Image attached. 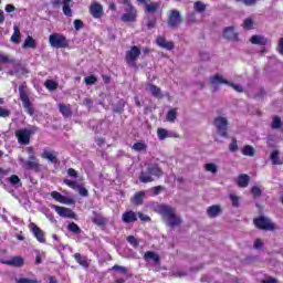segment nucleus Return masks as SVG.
Segmentation results:
<instances>
[{
  "label": "nucleus",
  "instance_id": "obj_60",
  "mask_svg": "<svg viewBox=\"0 0 283 283\" xmlns=\"http://www.w3.org/2000/svg\"><path fill=\"white\" fill-rule=\"evenodd\" d=\"M156 23H157L156 18H153L148 20V22L146 23V28H148V30H151L156 28Z\"/></svg>",
  "mask_w": 283,
  "mask_h": 283
},
{
  "label": "nucleus",
  "instance_id": "obj_26",
  "mask_svg": "<svg viewBox=\"0 0 283 283\" xmlns=\"http://www.w3.org/2000/svg\"><path fill=\"white\" fill-rule=\"evenodd\" d=\"M251 182V177L247 174H241L237 178V186L240 188H247Z\"/></svg>",
  "mask_w": 283,
  "mask_h": 283
},
{
  "label": "nucleus",
  "instance_id": "obj_59",
  "mask_svg": "<svg viewBox=\"0 0 283 283\" xmlns=\"http://www.w3.org/2000/svg\"><path fill=\"white\" fill-rule=\"evenodd\" d=\"M66 175L70 178H78V174H77L76 169H73V168L67 169Z\"/></svg>",
  "mask_w": 283,
  "mask_h": 283
},
{
  "label": "nucleus",
  "instance_id": "obj_41",
  "mask_svg": "<svg viewBox=\"0 0 283 283\" xmlns=\"http://www.w3.org/2000/svg\"><path fill=\"white\" fill-rule=\"evenodd\" d=\"M282 126V120L279 115H275L272 120V129H280Z\"/></svg>",
  "mask_w": 283,
  "mask_h": 283
},
{
  "label": "nucleus",
  "instance_id": "obj_52",
  "mask_svg": "<svg viewBox=\"0 0 283 283\" xmlns=\"http://www.w3.org/2000/svg\"><path fill=\"white\" fill-rule=\"evenodd\" d=\"M243 29L244 30H252L253 29V20L248 18L243 22Z\"/></svg>",
  "mask_w": 283,
  "mask_h": 283
},
{
  "label": "nucleus",
  "instance_id": "obj_58",
  "mask_svg": "<svg viewBox=\"0 0 283 283\" xmlns=\"http://www.w3.org/2000/svg\"><path fill=\"white\" fill-rule=\"evenodd\" d=\"M137 218H139L140 221L144 222H151V218L148 217L147 214H144L143 212H137Z\"/></svg>",
  "mask_w": 283,
  "mask_h": 283
},
{
  "label": "nucleus",
  "instance_id": "obj_64",
  "mask_svg": "<svg viewBox=\"0 0 283 283\" xmlns=\"http://www.w3.org/2000/svg\"><path fill=\"white\" fill-rule=\"evenodd\" d=\"M277 52L279 54L283 55V38L279 40Z\"/></svg>",
  "mask_w": 283,
  "mask_h": 283
},
{
  "label": "nucleus",
  "instance_id": "obj_29",
  "mask_svg": "<svg viewBox=\"0 0 283 283\" xmlns=\"http://www.w3.org/2000/svg\"><path fill=\"white\" fill-rule=\"evenodd\" d=\"M148 91L150 92L153 97H156L159 99L164 98V95L161 94V90L159 86H156L155 84H148Z\"/></svg>",
  "mask_w": 283,
  "mask_h": 283
},
{
  "label": "nucleus",
  "instance_id": "obj_12",
  "mask_svg": "<svg viewBox=\"0 0 283 283\" xmlns=\"http://www.w3.org/2000/svg\"><path fill=\"white\" fill-rule=\"evenodd\" d=\"M88 13H91L94 19H102V17L105 15L104 8L99 2H92L91 7H88Z\"/></svg>",
  "mask_w": 283,
  "mask_h": 283
},
{
  "label": "nucleus",
  "instance_id": "obj_27",
  "mask_svg": "<svg viewBox=\"0 0 283 283\" xmlns=\"http://www.w3.org/2000/svg\"><path fill=\"white\" fill-rule=\"evenodd\" d=\"M210 83H211L212 85H222V84L228 85V84H230L231 82L227 81L222 75L217 74V75H212V76L210 77Z\"/></svg>",
  "mask_w": 283,
  "mask_h": 283
},
{
  "label": "nucleus",
  "instance_id": "obj_15",
  "mask_svg": "<svg viewBox=\"0 0 283 283\" xmlns=\"http://www.w3.org/2000/svg\"><path fill=\"white\" fill-rule=\"evenodd\" d=\"M51 198H53L55 200V202L62 203V205H73L74 200L69 198V197H64L62 196L60 192L57 191H52L50 193Z\"/></svg>",
  "mask_w": 283,
  "mask_h": 283
},
{
  "label": "nucleus",
  "instance_id": "obj_9",
  "mask_svg": "<svg viewBox=\"0 0 283 283\" xmlns=\"http://www.w3.org/2000/svg\"><path fill=\"white\" fill-rule=\"evenodd\" d=\"M22 169L28 171H34L39 172L41 170V165L39 163V159L35 157V155H30L28 160L22 161L21 164Z\"/></svg>",
  "mask_w": 283,
  "mask_h": 283
},
{
  "label": "nucleus",
  "instance_id": "obj_17",
  "mask_svg": "<svg viewBox=\"0 0 283 283\" xmlns=\"http://www.w3.org/2000/svg\"><path fill=\"white\" fill-rule=\"evenodd\" d=\"M223 38L228 41H238L239 40V33L235 32L234 27H227L223 30Z\"/></svg>",
  "mask_w": 283,
  "mask_h": 283
},
{
  "label": "nucleus",
  "instance_id": "obj_14",
  "mask_svg": "<svg viewBox=\"0 0 283 283\" xmlns=\"http://www.w3.org/2000/svg\"><path fill=\"white\" fill-rule=\"evenodd\" d=\"M63 184H65L66 187H70L73 190L78 189V195L86 198L87 196H90V192L87 191V189L85 187H81L77 181H72L70 179H63Z\"/></svg>",
  "mask_w": 283,
  "mask_h": 283
},
{
  "label": "nucleus",
  "instance_id": "obj_46",
  "mask_svg": "<svg viewBox=\"0 0 283 283\" xmlns=\"http://www.w3.org/2000/svg\"><path fill=\"white\" fill-rule=\"evenodd\" d=\"M157 136H158V139L165 140L166 138H168V130L165 128H158Z\"/></svg>",
  "mask_w": 283,
  "mask_h": 283
},
{
  "label": "nucleus",
  "instance_id": "obj_54",
  "mask_svg": "<svg viewBox=\"0 0 283 283\" xmlns=\"http://www.w3.org/2000/svg\"><path fill=\"white\" fill-rule=\"evenodd\" d=\"M229 199H231L232 207L239 208V197L231 193L229 195Z\"/></svg>",
  "mask_w": 283,
  "mask_h": 283
},
{
  "label": "nucleus",
  "instance_id": "obj_25",
  "mask_svg": "<svg viewBox=\"0 0 283 283\" xmlns=\"http://www.w3.org/2000/svg\"><path fill=\"white\" fill-rule=\"evenodd\" d=\"M250 43L253 45L265 46L269 43V39L264 35H252V38H250Z\"/></svg>",
  "mask_w": 283,
  "mask_h": 283
},
{
  "label": "nucleus",
  "instance_id": "obj_37",
  "mask_svg": "<svg viewBox=\"0 0 283 283\" xmlns=\"http://www.w3.org/2000/svg\"><path fill=\"white\" fill-rule=\"evenodd\" d=\"M44 86H45V88L49 90L50 92H54V91L57 90L59 84H57L56 81L46 80V81L44 82Z\"/></svg>",
  "mask_w": 283,
  "mask_h": 283
},
{
  "label": "nucleus",
  "instance_id": "obj_21",
  "mask_svg": "<svg viewBox=\"0 0 283 283\" xmlns=\"http://www.w3.org/2000/svg\"><path fill=\"white\" fill-rule=\"evenodd\" d=\"M1 263L8 266L21 268L24 264V260L22 256H13L12 260H3Z\"/></svg>",
  "mask_w": 283,
  "mask_h": 283
},
{
  "label": "nucleus",
  "instance_id": "obj_28",
  "mask_svg": "<svg viewBox=\"0 0 283 283\" xmlns=\"http://www.w3.org/2000/svg\"><path fill=\"white\" fill-rule=\"evenodd\" d=\"M75 262L78 263L80 266H83L84 269H90V262L87 261L86 256H82L81 253L74 254Z\"/></svg>",
  "mask_w": 283,
  "mask_h": 283
},
{
  "label": "nucleus",
  "instance_id": "obj_31",
  "mask_svg": "<svg viewBox=\"0 0 283 283\" xmlns=\"http://www.w3.org/2000/svg\"><path fill=\"white\" fill-rule=\"evenodd\" d=\"M144 199H145V192L138 191L135 193V197L132 198V205L142 206L144 203Z\"/></svg>",
  "mask_w": 283,
  "mask_h": 283
},
{
  "label": "nucleus",
  "instance_id": "obj_16",
  "mask_svg": "<svg viewBox=\"0 0 283 283\" xmlns=\"http://www.w3.org/2000/svg\"><path fill=\"white\" fill-rule=\"evenodd\" d=\"M155 43H157L158 48H161L164 50L172 51L175 48V44L172 41H166V38L159 35L155 40Z\"/></svg>",
  "mask_w": 283,
  "mask_h": 283
},
{
  "label": "nucleus",
  "instance_id": "obj_32",
  "mask_svg": "<svg viewBox=\"0 0 283 283\" xmlns=\"http://www.w3.org/2000/svg\"><path fill=\"white\" fill-rule=\"evenodd\" d=\"M22 49L35 50L36 49L35 39H33L31 35H28V38H25V40H24V43H22Z\"/></svg>",
  "mask_w": 283,
  "mask_h": 283
},
{
  "label": "nucleus",
  "instance_id": "obj_55",
  "mask_svg": "<svg viewBox=\"0 0 283 283\" xmlns=\"http://www.w3.org/2000/svg\"><path fill=\"white\" fill-rule=\"evenodd\" d=\"M265 97V90L264 87H261L258 93H255V95L253 96V98L256 99H263Z\"/></svg>",
  "mask_w": 283,
  "mask_h": 283
},
{
  "label": "nucleus",
  "instance_id": "obj_63",
  "mask_svg": "<svg viewBox=\"0 0 283 283\" xmlns=\"http://www.w3.org/2000/svg\"><path fill=\"white\" fill-rule=\"evenodd\" d=\"M262 283H281L280 280L269 276L268 279H265L264 281H262Z\"/></svg>",
  "mask_w": 283,
  "mask_h": 283
},
{
  "label": "nucleus",
  "instance_id": "obj_24",
  "mask_svg": "<svg viewBox=\"0 0 283 283\" xmlns=\"http://www.w3.org/2000/svg\"><path fill=\"white\" fill-rule=\"evenodd\" d=\"M59 113L62 114L63 118H70L73 116L72 105L59 104Z\"/></svg>",
  "mask_w": 283,
  "mask_h": 283
},
{
  "label": "nucleus",
  "instance_id": "obj_61",
  "mask_svg": "<svg viewBox=\"0 0 283 283\" xmlns=\"http://www.w3.org/2000/svg\"><path fill=\"white\" fill-rule=\"evenodd\" d=\"M73 25H74L75 31H78L83 28V22H82V20H74Z\"/></svg>",
  "mask_w": 283,
  "mask_h": 283
},
{
  "label": "nucleus",
  "instance_id": "obj_3",
  "mask_svg": "<svg viewBox=\"0 0 283 283\" xmlns=\"http://www.w3.org/2000/svg\"><path fill=\"white\" fill-rule=\"evenodd\" d=\"M36 132H39L38 126H32L29 129H18L15 130V138L18 140V144L27 146L31 143V136L35 135Z\"/></svg>",
  "mask_w": 283,
  "mask_h": 283
},
{
  "label": "nucleus",
  "instance_id": "obj_36",
  "mask_svg": "<svg viewBox=\"0 0 283 283\" xmlns=\"http://www.w3.org/2000/svg\"><path fill=\"white\" fill-rule=\"evenodd\" d=\"M270 159L272 160V165H282L280 150H273L272 154H270Z\"/></svg>",
  "mask_w": 283,
  "mask_h": 283
},
{
  "label": "nucleus",
  "instance_id": "obj_49",
  "mask_svg": "<svg viewBox=\"0 0 283 283\" xmlns=\"http://www.w3.org/2000/svg\"><path fill=\"white\" fill-rule=\"evenodd\" d=\"M165 190H166V187H164V186H156V187L150 188V191H153V197L160 195Z\"/></svg>",
  "mask_w": 283,
  "mask_h": 283
},
{
  "label": "nucleus",
  "instance_id": "obj_39",
  "mask_svg": "<svg viewBox=\"0 0 283 283\" xmlns=\"http://www.w3.org/2000/svg\"><path fill=\"white\" fill-rule=\"evenodd\" d=\"M193 9L198 13H203L207 9V6H206L205 2L197 1V2L193 3Z\"/></svg>",
  "mask_w": 283,
  "mask_h": 283
},
{
  "label": "nucleus",
  "instance_id": "obj_23",
  "mask_svg": "<svg viewBox=\"0 0 283 283\" xmlns=\"http://www.w3.org/2000/svg\"><path fill=\"white\" fill-rule=\"evenodd\" d=\"M144 260L148 262L149 260H153L155 265H160V256L158 253L154 251H146L144 254Z\"/></svg>",
  "mask_w": 283,
  "mask_h": 283
},
{
  "label": "nucleus",
  "instance_id": "obj_33",
  "mask_svg": "<svg viewBox=\"0 0 283 283\" xmlns=\"http://www.w3.org/2000/svg\"><path fill=\"white\" fill-rule=\"evenodd\" d=\"M70 3H72V0H63L62 11L65 17L72 18L73 11Z\"/></svg>",
  "mask_w": 283,
  "mask_h": 283
},
{
  "label": "nucleus",
  "instance_id": "obj_7",
  "mask_svg": "<svg viewBox=\"0 0 283 283\" xmlns=\"http://www.w3.org/2000/svg\"><path fill=\"white\" fill-rule=\"evenodd\" d=\"M140 54V48L136 45H133L127 52H125V63H127L128 67L137 66L136 62L138 61Z\"/></svg>",
  "mask_w": 283,
  "mask_h": 283
},
{
  "label": "nucleus",
  "instance_id": "obj_53",
  "mask_svg": "<svg viewBox=\"0 0 283 283\" xmlns=\"http://www.w3.org/2000/svg\"><path fill=\"white\" fill-rule=\"evenodd\" d=\"M235 1L243 3L245 7H252V6H255L256 2L261 0H235Z\"/></svg>",
  "mask_w": 283,
  "mask_h": 283
},
{
  "label": "nucleus",
  "instance_id": "obj_6",
  "mask_svg": "<svg viewBox=\"0 0 283 283\" xmlns=\"http://www.w3.org/2000/svg\"><path fill=\"white\" fill-rule=\"evenodd\" d=\"M49 43L51 48L54 49H67L69 40L62 33H53L49 35Z\"/></svg>",
  "mask_w": 283,
  "mask_h": 283
},
{
  "label": "nucleus",
  "instance_id": "obj_13",
  "mask_svg": "<svg viewBox=\"0 0 283 283\" xmlns=\"http://www.w3.org/2000/svg\"><path fill=\"white\" fill-rule=\"evenodd\" d=\"M29 230L33 233L34 238H36V241L44 244L45 243V233L43 230H41L40 227H38L35 223L30 222L29 223Z\"/></svg>",
  "mask_w": 283,
  "mask_h": 283
},
{
  "label": "nucleus",
  "instance_id": "obj_56",
  "mask_svg": "<svg viewBox=\"0 0 283 283\" xmlns=\"http://www.w3.org/2000/svg\"><path fill=\"white\" fill-rule=\"evenodd\" d=\"M11 115V111L8 108L0 107V117L1 118H8Z\"/></svg>",
  "mask_w": 283,
  "mask_h": 283
},
{
  "label": "nucleus",
  "instance_id": "obj_50",
  "mask_svg": "<svg viewBox=\"0 0 283 283\" xmlns=\"http://www.w3.org/2000/svg\"><path fill=\"white\" fill-rule=\"evenodd\" d=\"M206 170L210 171L212 175L218 174V166H216L213 163L206 164Z\"/></svg>",
  "mask_w": 283,
  "mask_h": 283
},
{
  "label": "nucleus",
  "instance_id": "obj_35",
  "mask_svg": "<svg viewBox=\"0 0 283 283\" xmlns=\"http://www.w3.org/2000/svg\"><path fill=\"white\" fill-rule=\"evenodd\" d=\"M241 153L243 154V156H249V157L255 156V149L251 145H244Z\"/></svg>",
  "mask_w": 283,
  "mask_h": 283
},
{
  "label": "nucleus",
  "instance_id": "obj_20",
  "mask_svg": "<svg viewBox=\"0 0 283 283\" xmlns=\"http://www.w3.org/2000/svg\"><path fill=\"white\" fill-rule=\"evenodd\" d=\"M42 159L49 160L51 164H57V153L56 151H50L48 149L42 150L41 154Z\"/></svg>",
  "mask_w": 283,
  "mask_h": 283
},
{
  "label": "nucleus",
  "instance_id": "obj_19",
  "mask_svg": "<svg viewBox=\"0 0 283 283\" xmlns=\"http://www.w3.org/2000/svg\"><path fill=\"white\" fill-rule=\"evenodd\" d=\"M92 213L94 214V218H92V223H94L96 227H106L107 222L109 221L107 218L97 213V211Z\"/></svg>",
  "mask_w": 283,
  "mask_h": 283
},
{
  "label": "nucleus",
  "instance_id": "obj_57",
  "mask_svg": "<svg viewBox=\"0 0 283 283\" xmlns=\"http://www.w3.org/2000/svg\"><path fill=\"white\" fill-rule=\"evenodd\" d=\"M9 184H11L12 186H17L18 184H20L19 176L11 175V177H9Z\"/></svg>",
  "mask_w": 283,
  "mask_h": 283
},
{
  "label": "nucleus",
  "instance_id": "obj_1",
  "mask_svg": "<svg viewBox=\"0 0 283 283\" xmlns=\"http://www.w3.org/2000/svg\"><path fill=\"white\" fill-rule=\"evenodd\" d=\"M156 212L161 216L163 222H165L166 226L170 228L178 226L176 208H172L171 206L160 205L157 206Z\"/></svg>",
  "mask_w": 283,
  "mask_h": 283
},
{
  "label": "nucleus",
  "instance_id": "obj_43",
  "mask_svg": "<svg viewBox=\"0 0 283 283\" xmlns=\"http://www.w3.org/2000/svg\"><path fill=\"white\" fill-rule=\"evenodd\" d=\"M176 118H177V109L172 108L166 115V120H168L169 123H172L174 120H176Z\"/></svg>",
  "mask_w": 283,
  "mask_h": 283
},
{
  "label": "nucleus",
  "instance_id": "obj_8",
  "mask_svg": "<svg viewBox=\"0 0 283 283\" xmlns=\"http://www.w3.org/2000/svg\"><path fill=\"white\" fill-rule=\"evenodd\" d=\"M212 125L216 127L217 135L222 138H228V120L226 117H217L212 120Z\"/></svg>",
  "mask_w": 283,
  "mask_h": 283
},
{
  "label": "nucleus",
  "instance_id": "obj_4",
  "mask_svg": "<svg viewBox=\"0 0 283 283\" xmlns=\"http://www.w3.org/2000/svg\"><path fill=\"white\" fill-rule=\"evenodd\" d=\"M253 226L261 231L274 232L276 230V224L272 222L271 218L265 216L253 218Z\"/></svg>",
  "mask_w": 283,
  "mask_h": 283
},
{
  "label": "nucleus",
  "instance_id": "obj_5",
  "mask_svg": "<svg viewBox=\"0 0 283 283\" xmlns=\"http://www.w3.org/2000/svg\"><path fill=\"white\" fill-rule=\"evenodd\" d=\"M18 93L20 94V101L22 102V107H24L25 113L33 116L35 114V108L33 107L31 99H29L27 85L21 84L18 86Z\"/></svg>",
  "mask_w": 283,
  "mask_h": 283
},
{
  "label": "nucleus",
  "instance_id": "obj_10",
  "mask_svg": "<svg viewBox=\"0 0 283 283\" xmlns=\"http://www.w3.org/2000/svg\"><path fill=\"white\" fill-rule=\"evenodd\" d=\"M125 13H122V23H136L138 20V10L136 8L124 9Z\"/></svg>",
  "mask_w": 283,
  "mask_h": 283
},
{
  "label": "nucleus",
  "instance_id": "obj_40",
  "mask_svg": "<svg viewBox=\"0 0 283 283\" xmlns=\"http://www.w3.org/2000/svg\"><path fill=\"white\" fill-rule=\"evenodd\" d=\"M20 36H21V33H20L19 27H13V33L11 35V41L13 43H19Z\"/></svg>",
  "mask_w": 283,
  "mask_h": 283
},
{
  "label": "nucleus",
  "instance_id": "obj_2",
  "mask_svg": "<svg viewBox=\"0 0 283 283\" xmlns=\"http://www.w3.org/2000/svg\"><path fill=\"white\" fill-rule=\"evenodd\" d=\"M164 176V171L157 165H150L146 170L139 175V181L142 184H151L155 179H159Z\"/></svg>",
  "mask_w": 283,
  "mask_h": 283
},
{
  "label": "nucleus",
  "instance_id": "obj_34",
  "mask_svg": "<svg viewBox=\"0 0 283 283\" xmlns=\"http://www.w3.org/2000/svg\"><path fill=\"white\" fill-rule=\"evenodd\" d=\"M160 7H161L160 2H150L149 4L145 6V12L146 13H156Z\"/></svg>",
  "mask_w": 283,
  "mask_h": 283
},
{
  "label": "nucleus",
  "instance_id": "obj_45",
  "mask_svg": "<svg viewBox=\"0 0 283 283\" xmlns=\"http://www.w3.org/2000/svg\"><path fill=\"white\" fill-rule=\"evenodd\" d=\"M112 271L119 272L123 275L127 274V268L126 266L113 265L112 269H108V272H112Z\"/></svg>",
  "mask_w": 283,
  "mask_h": 283
},
{
  "label": "nucleus",
  "instance_id": "obj_22",
  "mask_svg": "<svg viewBox=\"0 0 283 283\" xmlns=\"http://www.w3.org/2000/svg\"><path fill=\"white\" fill-rule=\"evenodd\" d=\"M220 213H222V208L218 205L210 206L207 208V216L210 219L218 218Z\"/></svg>",
  "mask_w": 283,
  "mask_h": 283
},
{
  "label": "nucleus",
  "instance_id": "obj_44",
  "mask_svg": "<svg viewBox=\"0 0 283 283\" xmlns=\"http://www.w3.org/2000/svg\"><path fill=\"white\" fill-rule=\"evenodd\" d=\"M229 151L232 154H235L239 151L238 139L232 138L231 144H229Z\"/></svg>",
  "mask_w": 283,
  "mask_h": 283
},
{
  "label": "nucleus",
  "instance_id": "obj_48",
  "mask_svg": "<svg viewBox=\"0 0 283 283\" xmlns=\"http://www.w3.org/2000/svg\"><path fill=\"white\" fill-rule=\"evenodd\" d=\"M127 242L132 244L133 248H138L139 247V240L135 238V235H128L127 237Z\"/></svg>",
  "mask_w": 283,
  "mask_h": 283
},
{
  "label": "nucleus",
  "instance_id": "obj_51",
  "mask_svg": "<svg viewBox=\"0 0 283 283\" xmlns=\"http://www.w3.org/2000/svg\"><path fill=\"white\" fill-rule=\"evenodd\" d=\"M250 193H252L253 198H260L261 197L260 187L253 186L252 188H250Z\"/></svg>",
  "mask_w": 283,
  "mask_h": 283
},
{
  "label": "nucleus",
  "instance_id": "obj_62",
  "mask_svg": "<svg viewBox=\"0 0 283 283\" xmlns=\"http://www.w3.org/2000/svg\"><path fill=\"white\" fill-rule=\"evenodd\" d=\"M18 283H39V281L32 280V279L22 277V279L18 280Z\"/></svg>",
  "mask_w": 283,
  "mask_h": 283
},
{
  "label": "nucleus",
  "instance_id": "obj_30",
  "mask_svg": "<svg viewBox=\"0 0 283 283\" xmlns=\"http://www.w3.org/2000/svg\"><path fill=\"white\" fill-rule=\"evenodd\" d=\"M178 24V11L174 10L170 12L169 19H168V27L169 29H175Z\"/></svg>",
  "mask_w": 283,
  "mask_h": 283
},
{
  "label": "nucleus",
  "instance_id": "obj_11",
  "mask_svg": "<svg viewBox=\"0 0 283 283\" xmlns=\"http://www.w3.org/2000/svg\"><path fill=\"white\" fill-rule=\"evenodd\" d=\"M51 209L55 211V213L59 214L61 218H66V219H76V213L71 208H65L61 206H51Z\"/></svg>",
  "mask_w": 283,
  "mask_h": 283
},
{
  "label": "nucleus",
  "instance_id": "obj_38",
  "mask_svg": "<svg viewBox=\"0 0 283 283\" xmlns=\"http://www.w3.org/2000/svg\"><path fill=\"white\" fill-rule=\"evenodd\" d=\"M132 149L137 153L147 151V145L144 142H137L135 145L132 146Z\"/></svg>",
  "mask_w": 283,
  "mask_h": 283
},
{
  "label": "nucleus",
  "instance_id": "obj_42",
  "mask_svg": "<svg viewBox=\"0 0 283 283\" xmlns=\"http://www.w3.org/2000/svg\"><path fill=\"white\" fill-rule=\"evenodd\" d=\"M66 228H67V231L73 232L75 234L81 233V228L77 226V223L72 222V223L67 224Z\"/></svg>",
  "mask_w": 283,
  "mask_h": 283
},
{
  "label": "nucleus",
  "instance_id": "obj_18",
  "mask_svg": "<svg viewBox=\"0 0 283 283\" xmlns=\"http://www.w3.org/2000/svg\"><path fill=\"white\" fill-rule=\"evenodd\" d=\"M136 221H138V216L135 211L128 210L122 214V222L124 223H135Z\"/></svg>",
  "mask_w": 283,
  "mask_h": 283
},
{
  "label": "nucleus",
  "instance_id": "obj_47",
  "mask_svg": "<svg viewBox=\"0 0 283 283\" xmlns=\"http://www.w3.org/2000/svg\"><path fill=\"white\" fill-rule=\"evenodd\" d=\"M84 83L87 86H93L95 83H97V77H95L94 75H88V76L84 77Z\"/></svg>",
  "mask_w": 283,
  "mask_h": 283
}]
</instances>
